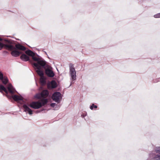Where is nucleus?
I'll list each match as a JSON object with an SVG mask.
<instances>
[{"label": "nucleus", "mask_w": 160, "mask_h": 160, "mask_svg": "<svg viewBox=\"0 0 160 160\" xmlns=\"http://www.w3.org/2000/svg\"><path fill=\"white\" fill-rule=\"evenodd\" d=\"M21 59L24 61H27L29 60V58L25 54H22L20 57Z\"/></svg>", "instance_id": "nucleus-14"}, {"label": "nucleus", "mask_w": 160, "mask_h": 160, "mask_svg": "<svg viewBox=\"0 0 160 160\" xmlns=\"http://www.w3.org/2000/svg\"><path fill=\"white\" fill-rule=\"evenodd\" d=\"M45 52V53H46V54H47V52Z\"/></svg>", "instance_id": "nucleus-31"}, {"label": "nucleus", "mask_w": 160, "mask_h": 160, "mask_svg": "<svg viewBox=\"0 0 160 160\" xmlns=\"http://www.w3.org/2000/svg\"><path fill=\"white\" fill-rule=\"evenodd\" d=\"M32 58L34 61H37V62L40 59L39 58L36 57H35V56H33L32 57Z\"/></svg>", "instance_id": "nucleus-22"}, {"label": "nucleus", "mask_w": 160, "mask_h": 160, "mask_svg": "<svg viewBox=\"0 0 160 160\" xmlns=\"http://www.w3.org/2000/svg\"><path fill=\"white\" fill-rule=\"evenodd\" d=\"M40 82L41 83L44 85L46 84V81L45 78H44V76L42 77H41L40 79Z\"/></svg>", "instance_id": "nucleus-18"}, {"label": "nucleus", "mask_w": 160, "mask_h": 160, "mask_svg": "<svg viewBox=\"0 0 160 160\" xmlns=\"http://www.w3.org/2000/svg\"><path fill=\"white\" fill-rule=\"evenodd\" d=\"M14 48H15L14 47ZM12 50L11 52V55L14 57H18L19 56L20 54L22 53V52H21L18 51L16 50H15L16 48Z\"/></svg>", "instance_id": "nucleus-7"}, {"label": "nucleus", "mask_w": 160, "mask_h": 160, "mask_svg": "<svg viewBox=\"0 0 160 160\" xmlns=\"http://www.w3.org/2000/svg\"><path fill=\"white\" fill-rule=\"evenodd\" d=\"M29 106L32 108L38 109L42 106V104L39 102H33L30 104Z\"/></svg>", "instance_id": "nucleus-6"}, {"label": "nucleus", "mask_w": 160, "mask_h": 160, "mask_svg": "<svg viewBox=\"0 0 160 160\" xmlns=\"http://www.w3.org/2000/svg\"><path fill=\"white\" fill-rule=\"evenodd\" d=\"M48 102V100L47 99H42L41 100V103L42 104V106L44 105Z\"/></svg>", "instance_id": "nucleus-20"}, {"label": "nucleus", "mask_w": 160, "mask_h": 160, "mask_svg": "<svg viewBox=\"0 0 160 160\" xmlns=\"http://www.w3.org/2000/svg\"><path fill=\"white\" fill-rule=\"evenodd\" d=\"M69 74L71 77V80L73 81L76 79V72L72 64H70L69 65Z\"/></svg>", "instance_id": "nucleus-3"}, {"label": "nucleus", "mask_w": 160, "mask_h": 160, "mask_svg": "<svg viewBox=\"0 0 160 160\" xmlns=\"http://www.w3.org/2000/svg\"><path fill=\"white\" fill-rule=\"evenodd\" d=\"M41 95L42 98H46L49 94V92L48 90H44L40 93Z\"/></svg>", "instance_id": "nucleus-12"}, {"label": "nucleus", "mask_w": 160, "mask_h": 160, "mask_svg": "<svg viewBox=\"0 0 160 160\" xmlns=\"http://www.w3.org/2000/svg\"><path fill=\"white\" fill-rule=\"evenodd\" d=\"M33 64V67L35 68L36 69H37L36 70V72L38 74L40 77L43 76L44 74L43 72L41 70V67L36 63H34Z\"/></svg>", "instance_id": "nucleus-5"}, {"label": "nucleus", "mask_w": 160, "mask_h": 160, "mask_svg": "<svg viewBox=\"0 0 160 160\" xmlns=\"http://www.w3.org/2000/svg\"><path fill=\"white\" fill-rule=\"evenodd\" d=\"M1 80L3 83L5 84H6L8 81V79L6 77L3 78V79H1Z\"/></svg>", "instance_id": "nucleus-21"}, {"label": "nucleus", "mask_w": 160, "mask_h": 160, "mask_svg": "<svg viewBox=\"0 0 160 160\" xmlns=\"http://www.w3.org/2000/svg\"><path fill=\"white\" fill-rule=\"evenodd\" d=\"M94 108H97V106L96 105H95L94 104H92V105L90 106V108L92 110Z\"/></svg>", "instance_id": "nucleus-23"}, {"label": "nucleus", "mask_w": 160, "mask_h": 160, "mask_svg": "<svg viewBox=\"0 0 160 160\" xmlns=\"http://www.w3.org/2000/svg\"><path fill=\"white\" fill-rule=\"evenodd\" d=\"M61 98V94L59 92H54L52 96V99L55 102L59 103L60 102V99Z\"/></svg>", "instance_id": "nucleus-4"}, {"label": "nucleus", "mask_w": 160, "mask_h": 160, "mask_svg": "<svg viewBox=\"0 0 160 160\" xmlns=\"http://www.w3.org/2000/svg\"><path fill=\"white\" fill-rule=\"evenodd\" d=\"M12 41L10 40L7 39H2L0 38V50L5 46L8 48L9 50H12L14 49V47L11 45Z\"/></svg>", "instance_id": "nucleus-1"}, {"label": "nucleus", "mask_w": 160, "mask_h": 160, "mask_svg": "<svg viewBox=\"0 0 160 160\" xmlns=\"http://www.w3.org/2000/svg\"><path fill=\"white\" fill-rule=\"evenodd\" d=\"M3 75L2 73L0 72V79L1 80L3 78Z\"/></svg>", "instance_id": "nucleus-26"}, {"label": "nucleus", "mask_w": 160, "mask_h": 160, "mask_svg": "<svg viewBox=\"0 0 160 160\" xmlns=\"http://www.w3.org/2000/svg\"><path fill=\"white\" fill-rule=\"evenodd\" d=\"M7 88L10 93L13 94L14 93L15 89L13 87L11 84H8V85Z\"/></svg>", "instance_id": "nucleus-11"}, {"label": "nucleus", "mask_w": 160, "mask_h": 160, "mask_svg": "<svg viewBox=\"0 0 160 160\" xmlns=\"http://www.w3.org/2000/svg\"><path fill=\"white\" fill-rule=\"evenodd\" d=\"M155 151L157 154L152 152L149 154L150 158L154 160H160V147H156Z\"/></svg>", "instance_id": "nucleus-2"}, {"label": "nucleus", "mask_w": 160, "mask_h": 160, "mask_svg": "<svg viewBox=\"0 0 160 160\" xmlns=\"http://www.w3.org/2000/svg\"><path fill=\"white\" fill-rule=\"evenodd\" d=\"M37 63L41 67H44L46 64V62L45 61L42 60L41 59L39 60Z\"/></svg>", "instance_id": "nucleus-13"}, {"label": "nucleus", "mask_w": 160, "mask_h": 160, "mask_svg": "<svg viewBox=\"0 0 160 160\" xmlns=\"http://www.w3.org/2000/svg\"><path fill=\"white\" fill-rule=\"evenodd\" d=\"M74 83V82H73V81L71 82L70 85H71L72 84Z\"/></svg>", "instance_id": "nucleus-29"}, {"label": "nucleus", "mask_w": 160, "mask_h": 160, "mask_svg": "<svg viewBox=\"0 0 160 160\" xmlns=\"http://www.w3.org/2000/svg\"><path fill=\"white\" fill-rule=\"evenodd\" d=\"M23 107L24 109V111L25 112H28L29 114L30 115H32V110L30 109L26 105H23Z\"/></svg>", "instance_id": "nucleus-10"}, {"label": "nucleus", "mask_w": 160, "mask_h": 160, "mask_svg": "<svg viewBox=\"0 0 160 160\" xmlns=\"http://www.w3.org/2000/svg\"><path fill=\"white\" fill-rule=\"evenodd\" d=\"M12 98L15 101H18L22 100V98L17 95H14L12 96Z\"/></svg>", "instance_id": "nucleus-16"}, {"label": "nucleus", "mask_w": 160, "mask_h": 160, "mask_svg": "<svg viewBox=\"0 0 160 160\" xmlns=\"http://www.w3.org/2000/svg\"><path fill=\"white\" fill-rule=\"evenodd\" d=\"M35 97L38 99H39V98H42V97H41V95L40 93L36 94L35 95Z\"/></svg>", "instance_id": "nucleus-24"}, {"label": "nucleus", "mask_w": 160, "mask_h": 160, "mask_svg": "<svg viewBox=\"0 0 160 160\" xmlns=\"http://www.w3.org/2000/svg\"><path fill=\"white\" fill-rule=\"evenodd\" d=\"M48 88H50V87H49V84L48 85Z\"/></svg>", "instance_id": "nucleus-30"}, {"label": "nucleus", "mask_w": 160, "mask_h": 160, "mask_svg": "<svg viewBox=\"0 0 160 160\" xmlns=\"http://www.w3.org/2000/svg\"><path fill=\"white\" fill-rule=\"evenodd\" d=\"M25 53L27 55L31 57L35 55V53L30 50H28L25 51Z\"/></svg>", "instance_id": "nucleus-17"}, {"label": "nucleus", "mask_w": 160, "mask_h": 160, "mask_svg": "<svg viewBox=\"0 0 160 160\" xmlns=\"http://www.w3.org/2000/svg\"><path fill=\"white\" fill-rule=\"evenodd\" d=\"M0 90L4 91L6 93H8V91L6 88L2 85H0Z\"/></svg>", "instance_id": "nucleus-19"}, {"label": "nucleus", "mask_w": 160, "mask_h": 160, "mask_svg": "<svg viewBox=\"0 0 160 160\" xmlns=\"http://www.w3.org/2000/svg\"><path fill=\"white\" fill-rule=\"evenodd\" d=\"M16 48L18 50L24 51L26 50V48L24 46L21 45V44L18 43L15 45Z\"/></svg>", "instance_id": "nucleus-9"}, {"label": "nucleus", "mask_w": 160, "mask_h": 160, "mask_svg": "<svg viewBox=\"0 0 160 160\" xmlns=\"http://www.w3.org/2000/svg\"><path fill=\"white\" fill-rule=\"evenodd\" d=\"M154 17L155 18H160V13L154 15Z\"/></svg>", "instance_id": "nucleus-25"}, {"label": "nucleus", "mask_w": 160, "mask_h": 160, "mask_svg": "<svg viewBox=\"0 0 160 160\" xmlns=\"http://www.w3.org/2000/svg\"><path fill=\"white\" fill-rule=\"evenodd\" d=\"M55 103H53L51 104L50 106L52 107H54V106H55Z\"/></svg>", "instance_id": "nucleus-27"}, {"label": "nucleus", "mask_w": 160, "mask_h": 160, "mask_svg": "<svg viewBox=\"0 0 160 160\" xmlns=\"http://www.w3.org/2000/svg\"><path fill=\"white\" fill-rule=\"evenodd\" d=\"M50 88H54L57 87V84L54 80H52L50 83Z\"/></svg>", "instance_id": "nucleus-15"}, {"label": "nucleus", "mask_w": 160, "mask_h": 160, "mask_svg": "<svg viewBox=\"0 0 160 160\" xmlns=\"http://www.w3.org/2000/svg\"><path fill=\"white\" fill-rule=\"evenodd\" d=\"M159 79V80H157V79H156V80H153V82H158V81H160V80H159L160 79V78H159V79Z\"/></svg>", "instance_id": "nucleus-28"}, {"label": "nucleus", "mask_w": 160, "mask_h": 160, "mask_svg": "<svg viewBox=\"0 0 160 160\" xmlns=\"http://www.w3.org/2000/svg\"><path fill=\"white\" fill-rule=\"evenodd\" d=\"M45 72L48 76L50 77H53L54 76V73L53 71L49 68L46 69Z\"/></svg>", "instance_id": "nucleus-8"}]
</instances>
